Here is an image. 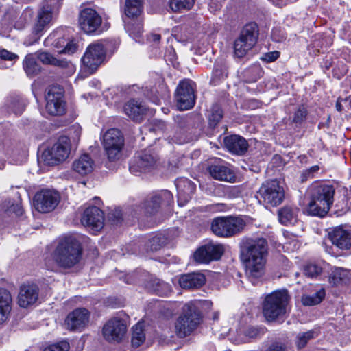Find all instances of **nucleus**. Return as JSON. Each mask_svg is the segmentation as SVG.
I'll list each match as a JSON object with an SVG mask.
<instances>
[{"label": "nucleus", "mask_w": 351, "mask_h": 351, "mask_svg": "<svg viewBox=\"0 0 351 351\" xmlns=\"http://www.w3.org/2000/svg\"><path fill=\"white\" fill-rule=\"evenodd\" d=\"M268 245L265 239H246L241 244V259L245 274L254 283L265 272Z\"/></svg>", "instance_id": "nucleus-1"}, {"label": "nucleus", "mask_w": 351, "mask_h": 351, "mask_svg": "<svg viewBox=\"0 0 351 351\" xmlns=\"http://www.w3.org/2000/svg\"><path fill=\"white\" fill-rule=\"evenodd\" d=\"M81 255L80 244L73 237L62 239L53 253L56 264L64 269L71 268L77 264L81 259Z\"/></svg>", "instance_id": "nucleus-2"}, {"label": "nucleus", "mask_w": 351, "mask_h": 351, "mask_svg": "<svg viewBox=\"0 0 351 351\" xmlns=\"http://www.w3.org/2000/svg\"><path fill=\"white\" fill-rule=\"evenodd\" d=\"M334 195L335 189L332 185L320 184L313 186L306 213L312 216H325L333 204Z\"/></svg>", "instance_id": "nucleus-3"}, {"label": "nucleus", "mask_w": 351, "mask_h": 351, "mask_svg": "<svg viewBox=\"0 0 351 351\" xmlns=\"http://www.w3.org/2000/svg\"><path fill=\"white\" fill-rule=\"evenodd\" d=\"M289 299L288 291L285 289L267 295L263 304V313L266 319L271 322L285 314Z\"/></svg>", "instance_id": "nucleus-4"}, {"label": "nucleus", "mask_w": 351, "mask_h": 351, "mask_svg": "<svg viewBox=\"0 0 351 351\" xmlns=\"http://www.w3.org/2000/svg\"><path fill=\"white\" fill-rule=\"evenodd\" d=\"M245 226V221L241 217H219L213 220L211 230L217 236L230 237L241 232Z\"/></svg>", "instance_id": "nucleus-5"}, {"label": "nucleus", "mask_w": 351, "mask_h": 351, "mask_svg": "<svg viewBox=\"0 0 351 351\" xmlns=\"http://www.w3.org/2000/svg\"><path fill=\"white\" fill-rule=\"evenodd\" d=\"M201 321L202 316L197 308L193 304H186L176 324L178 336L181 338L186 337L197 327Z\"/></svg>", "instance_id": "nucleus-6"}, {"label": "nucleus", "mask_w": 351, "mask_h": 351, "mask_svg": "<svg viewBox=\"0 0 351 351\" xmlns=\"http://www.w3.org/2000/svg\"><path fill=\"white\" fill-rule=\"evenodd\" d=\"M258 37V26L254 23L247 24L234 43V53L237 58L244 57L255 45Z\"/></svg>", "instance_id": "nucleus-7"}, {"label": "nucleus", "mask_w": 351, "mask_h": 351, "mask_svg": "<svg viewBox=\"0 0 351 351\" xmlns=\"http://www.w3.org/2000/svg\"><path fill=\"white\" fill-rule=\"evenodd\" d=\"M62 0H45L38 11L36 20L32 28V32L38 38L41 33L50 24L53 16L61 5Z\"/></svg>", "instance_id": "nucleus-8"}, {"label": "nucleus", "mask_w": 351, "mask_h": 351, "mask_svg": "<svg viewBox=\"0 0 351 351\" xmlns=\"http://www.w3.org/2000/svg\"><path fill=\"white\" fill-rule=\"evenodd\" d=\"M256 198L266 207L276 206L284 199V190L277 180L267 181L262 184L257 192Z\"/></svg>", "instance_id": "nucleus-9"}, {"label": "nucleus", "mask_w": 351, "mask_h": 351, "mask_svg": "<svg viewBox=\"0 0 351 351\" xmlns=\"http://www.w3.org/2000/svg\"><path fill=\"white\" fill-rule=\"evenodd\" d=\"M106 53V48L102 42L90 44L82 58L84 70L90 74L97 70L105 60Z\"/></svg>", "instance_id": "nucleus-10"}, {"label": "nucleus", "mask_w": 351, "mask_h": 351, "mask_svg": "<svg viewBox=\"0 0 351 351\" xmlns=\"http://www.w3.org/2000/svg\"><path fill=\"white\" fill-rule=\"evenodd\" d=\"M71 141L69 137L60 136L51 148L44 151L42 157L50 165L64 161L71 152Z\"/></svg>", "instance_id": "nucleus-11"}, {"label": "nucleus", "mask_w": 351, "mask_h": 351, "mask_svg": "<svg viewBox=\"0 0 351 351\" xmlns=\"http://www.w3.org/2000/svg\"><path fill=\"white\" fill-rule=\"evenodd\" d=\"M175 99L177 108L180 110L192 108L196 100L195 83L191 80H183L178 85Z\"/></svg>", "instance_id": "nucleus-12"}, {"label": "nucleus", "mask_w": 351, "mask_h": 351, "mask_svg": "<svg viewBox=\"0 0 351 351\" xmlns=\"http://www.w3.org/2000/svg\"><path fill=\"white\" fill-rule=\"evenodd\" d=\"M47 112L53 116H61L66 112L64 90L60 86H53L47 89L45 95Z\"/></svg>", "instance_id": "nucleus-13"}, {"label": "nucleus", "mask_w": 351, "mask_h": 351, "mask_svg": "<svg viewBox=\"0 0 351 351\" xmlns=\"http://www.w3.org/2000/svg\"><path fill=\"white\" fill-rule=\"evenodd\" d=\"M103 144L110 160L119 158L124 145V138L121 132L115 128L108 130L104 135Z\"/></svg>", "instance_id": "nucleus-14"}, {"label": "nucleus", "mask_w": 351, "mask_h": 351, "mask_svg": "<svg viewBox=\"0 0 351 351\" xmlns=\"http://www.w3.org/2000/svg\"><path fill=\"white\" fill-rule=\"evenodd\" d=\"M57 192L45 189L37 193L34 198V206L40 213H49L53 210L59 202Z\"/></svg>", "instance_id": "nucleus-15"}, {"label": "nucleus", "mask_w": 351, "mask_h": 351, "mask_svg": "<svg viewBox=\"0 0 351 351\" xmlns=\"http://www.w3.org/2000/svg\"><path fill=\"white\" fill-rule=\"evenodd\" d=\"M46 47H53L59 53L73 54L77 48L73 41H68L64 38L62 30H57L50 34L44 41Z\"/></svg>", "instance_id": "nucleus-16"}, {"label": "nucleus", "mask_w": 351, "mask_h": 351, "mask_svg": "<svg viewBox=\"0 0 351 351\" xmlns=\"http://www.w3.org/2000/svg\"><path fill=\"white\" fill-rule=\"evenodd\" d=\"M102 332L104 339L108 342L119 343L126 332V325L120 318L114 317L104 326Z\"/></svg>", "instance_id": "nucleus-17"}, {"label": "nucleus", "mask_w": 351, "mask_h": 351, "mask_svg": "<svg viewBox=\"0 0 351 351\" xmlns=\"http://www.w3.org/2000/svg\"><path fill=\"white\" fill-rule=\"evenodd\" d=\"M224 248L221 244L209 243L198 248L194 253V259L199 263H208L220 259Z\"/></svg>", "instance_id": "nucleus-18"}, {"label": "nucleus", "mask_w": 351, "mask_h": 351, "mask_svg": "<svg viewBox=\"0 0 351 351\" xmlns=\"http://www.w3.org/2000/svg\"><path fill=\"white\" fill-rule=\"evenodd\" d=\"M157 161V156L150 149L145 150L135 159L130 166L131 173L136 175L152 169Z\"/></svg>", "instance_id": "nucleus-19"}, {"label": "nucleus", "mask_w": 351, "mask_h": 351, "mask_svg": "<svg viewBox=\"0 0 351 351\" xmlns=\"http://www.w3.org/2000/svg\"><path fill=\"white\" fill-rule=\"evenodd\" d=\"M79 23L85 33L90 34L97 30L101 23V18L95 10L85 8L80 13Z\"/></svg>", "instance_id": "nucleus-20"}, {"label": "nucleus", "mask_w": 351, "mask_h": 351, "mask_svg": "<svg viewBox=\"0 0 351 351\" xmlns=\"http://www.w3.org/2000/svg\"><path fill=\"white\" fill-rule=\"evenodd\" d=\"M82 223L98 232L104 227V217L103 212L97 206L87 208L82 215Z\"/></svg>", "instance_id": "nucleus-21"}, {"label": "nucleus", "mask_w": 351, "mask_h": 351, "mask_svg": "<svg viewBox=\"0 0 351 351\" xmlns=\"http://www.w3.org/2000/svg\"><path fill=\"white\" fill-rule=\"evenodd\" d=\"M39 289L34 283L23 284L18 295V304L21 307L27 308L33 305L38 300Z\"/></svg>", "instance_id": "nucleus-22"}, {"label": "nucleus", "mask_w": 351, "mask_h": 351, "mask_svg": "<svg viewBox=\"0 0 351 351\" xmlns=\"http://www.w3.org/2000/svg\"><path fill=\"white\" fill-rule=\"evenodd\" d=\"M90 313L86 308H77L69 313L65 320L67 328L71 330L84 328L89 322Z\"/></svg>", "instance_id": "nucleus-23"}, {"label": "nucleus", "mask_w": 351, "mask_h": 351, "mask_svg": "<svg viewBox=\"0 0 351 351\" xmlns=\"http://www.w3.org/2000/svg\"><path fill=\"white\" fill-rule=\"evenodd\" d=\"M208 172L211 177L215 180L233 182L235 180V174L230 166L222 161H215L208 167Z\"/></svg>", "instance_id": "nucleus-24"}, {"label": "nucleus", "mask_w": 351, "mask_h": 351, "mask_svg": "<svg viewBox=\"0 0 351 351\" xmlns=\"http://www.w3.org/2000/svg\"><path fill=\"white\" fill-rule=\"evenodd\" d=\"M173 200V195L169 191L164 190L156 193L145 204V212L153 214L162 204H169Z\"/></svg>", "instance_id": "nucleus-25"}, {"label": "nucleus", "mask_w": 351, "mask_h": 351, "mask_svg": "<svg viewBox=\"0 0 351 351\" xmlns=\"http://www.w3.org/2000/svg\"><path fill=\"white\" fill-rule=\"evenodd\" d=\"M329 239L337 248L345 250L351 247V233L341 227H337L328 234Z\"/></svg>", "instance_id": "nucleus-26"}, {"label": "nucleus", "mask_w": 351, "mask_h": 351, "mask_svg": "<svg viewBox=\"0 0 351 351\" xmlns=\"http://www.w3.org/2000/svg\"><path fill=\"white\" fill-rule=\"evenodd\" d=\"M176 184L178 189V202L182 206L191 199L196 186L188 179L179 180Z\"/></svg>", "instance_id": "nucleus-27"}, {"label": "nucleus", "mask_w": 351, "mask_h": 351, "mask_svg": "<svg viewBox=\"0 0 351 351\" xmlns=\"http://www.w3.org/2000/svg\"><path fill=\"white\" fill-rule=\"evenodd\" d=\"M125 114L134 121L140 122L147 110L146 106L141 102L131 99L128 101L123 108Z\"/></svg>", "instance_id": "nucleus-28"}, {"label": "nucleus", "mask_w": 351, "mask_h": 351, "mask_svg": "<svg viewBox=\"0 0 351 351\" xmlns=\"http://www.w3.org/2000/svg\"><path fill=\"white\" fill-rule=\"evenodd\" d=\"M178 282L183 289H197L205 284L206 277L200 272L189 273L181 276Z\"/></svg>", "instance_id": "nucleus-29"}, {"label": "nucleus", "mask_w": 351, "mask_h": 351, "mask_svg": "<svg viewBox=\"0 0 351 351\" xmlns=\"http://www.w3.org/2000/svg\"><path fill=\"white\" fill-rule=\"evenodd\" d=\"M224 144L229 152L237 155L245 154L248 148L247 141L238 135H231L225 137Z\"/></svg>", "instance_id": "nucleus-30"}, {"label": "nucleus", "mask_w": 351, "mask_h": 351, "mask_svg": "<svg viewBox=\"0 0 351 351\" xmlns=\"http://www.w3.org/2000/svg\"><path fill=\"white\" fill-rule=\"evenodd\" d=\"M37 58L45 64H50L68 70L69 73L73 72L75 67L70 61L65 59L58 60L47 51H40L37 54Z\"/></svg>", "instance_id": "nucleus-31"}, {"label": "nucleus", "mask_w": 351, "mask_h": 351, "mask_svg": "<svg viewBox=\"0 0 351 351\" xmlns=\"http://www.w3.org/2000/svg\"><path fill=\"white\" fill-rule=\"evenodd\" d=\"M95 163L89 154L81 155L73 163V170L82 176L91 173L94 169Z\"/></svg>", "instance_id": "nucleus-32"}, {"label": "nucleus", "mask_w": 351, "mask_h": 351, "mask_svg": "<svg viewBox=\"0 0 351 351\" xmlns=\"http://www.w3.org/2000/svg\"><path fill=\"white\" fill-rule=\"evenodd\" d=\"M330 282L334 285L348 283L351 280V270L343 267H334L329 276Z\"/></svg>", "instance_id": "nucleus-33"}, {"label": "nucleus", "mask_w": 351, "mask_h": 351, "mask_svg": "<svg viewBox=\"0 0 351 351\" xmlns=\"http://www.w3.org/2000/svg\"><path fill=\"white\" fill-rule=\"evenodd\" d=\"M298 209L296 207L285 206L278 210V219L280 223L287 226L294 224L298 220Z\"/></svg>", "instance_id": "nucleus-34"}, {"label": "nucleus", "mask_w": 351, "mask_h": 351, "mask_svg": "<svg viewBox=\"0 0 351 351\" xmlns=\"http://www.w3.org/2000/svg\"><path fill=\"white\" fill-rule=\"evenodd\" d=\"M6 106L15 114H21L25 107V101L19 96H10L5 101Z\"/></svg>", "instance_id": "nucleus-35"}, {"label": "nucleus", "mask_w": 351, "mask_h": 351, "mask_svg": "<svg viewBox=\"0 0 351 351\" xmlns=\"http://www.w3.org/2000/svg\"><path fill=\"white\" fill-rule=\"evenodd\" d=\"M23 67L27 75L30 77L37 75L40 71L41 69L32 54H29L25 56L23 61Z\"/></svg>", "instance_id": "nucleus-36"}, {"label": "nucleus", "mask_w": 351, "mask_h": 351, "mask_svg": "<svg viewBox=\"0 0 351 351\" xmlns=\"http://www.w3.org/2000/svg\"><path fill=\"white\" fill-rule=\"evenodd\" d=\"M142 12V0H126L125 14L128 17L138 16Z\"/></svg>", "instance_id": "nucleus-37"}, {"label": "nucleus", "mask_w": 351, "mask_h": 351, "mask_svg": "<svg viewBox=\"0 0 351 351\" xmlns=\"http://www.w3.org/2000/svg\"><path fill=\"white\" fill-rule=\"evenodd\" d=\"M325 297V291L321 289L311 295H304L302 297V302L305 306H313L319 304Z\"/></svg>", "instance_id": "nucleus-38"}, {"label": "nucleus", "mask_w": 351, "mask_h": 351, "mask_svg": "<svg viewBox=\"0 0 351 351\" xmlns=\"http://www.w3.org/2000/svg\"><path fill=\"white\" fill-rule=\"evenodd\" d=\"M145 339L143 325L138 322L132 328V345L134 348H138L144 342Z\"/></svg>", "instance_id": "nucleus-39"}, {"label": "nucleus", "mask_w": 351, "mask_h": 351, "mask_svg": "<svg viewBox=\"0 0 351 351\" xmlns=\"http://www.w3.org/2000/svg\"><path fill=\"white\" fill-rule=\"evenodd\" d=\"M195 0H169V7L173 12H182L190 10L194 5Z\"/></svg>", "instance_id": "nucleus-40"}, {"label": "nucleus", "mask_w": 351, "mask_h": 351, "mask_svg": "<svg viewBox=\"0 0 351 351\" xmlns=\"http://www.w3.org/2000/svg\"><path fill=\"white\" fill-rule=\"evenodd\" d=\"M153 291L158 295L166 296L171 291V286L160 279H154L152 283Z\"/></svg>", "instance_id": "nucleus-41"}, {"label": "nucleus", "mask_w": 351, "mask_h": 351, "mask_svg": "<svg viewBox=\"0 0 351 351\" xmlns=\"http://www.w3.org/2000/svg\"><path fill=\"white\" fill-rule=\"evenodd\" d=\"M317 336L314 330H308L307 332H300L296 337V346L298 348H302L306 346L307 343Z\"/></svg>", "instance_id": "nucleus-42"}, {"label": "nucleus", "mask_w": 351, "mask_h": 351, "mask_svg": "<svg viewBox=\"0 0 351 351\" xmlns=\"http://www.w3.org/2000/svg\"><path fill=\"white\" fill-rule=\"evenodd\" d=\"M262 69L258 65H254L245 71V80L247 83L255 82L262 76Z\"/></svg>", "instance_id": "nucleus-43"}, {"label": "nucleus", "mask_w": 351, "mask_h": 351, "mask_svg": "<svg viewBox=\"0 0 351 351\" xmlns=\"http://www.w3.org/2000/svg\"><path fill=\"white\" fill-rule=\"evenodd\" d=\"M324 263H309L304 267V274L310 278H317L323 271Z\"/></svg>", "instance_id": "nucleus-44"}, {"label": "nucleus", "mask_w": 351, "mask_h": 351, "mask_svg": "<svg viewBox=\"0 0 351 351\" xmlns=\"http://www.w3.org/2000/svg\"><path fill=\"white\" fill-rule=\"evenodd\" d=\"M223 117V111L221 107L215 104L211 108L210 114L209 116V123L210 126L215 128Z\"/></svg>", "instance_id": "nucleus-45"}, {"label": "nucleus", "mask_w": 351, "mask_h": 351, "mask_svg": "<svg viewBox=\"0 0 351 351\" xmlns=\"http://www.w3.org/2000/svg\"><path fill=\"white\" fill-rule=\"evenodd\" d=\"M227 77V72L225 68L222 66H215L213 71L212 79L210 83L217 85L219 82Z\"/></svg>", "instance_id": "nucleus-46"}, {"label": "nucleus", "mask_w": 351, "mask_h": 351, "mask_svg": "<svg viewBox=\"0 0 351 351\" xmlns=\"http://www.w3.org/2000/svg\"><path fill=\"white\" fill-rule=\"evenodd\" d=\"M165 243V239L161 234H157L151 238L147 243V247L151 251H157Z\"/></svg>", "instance_id": "nucleus-47"}, {"label": "nucleus", "mask_w": 351, "mask_h": 351, "mask_svg": "<svg viewBox=\"0 0 351 351\" xmlns=\"http://www.w3.org/2000/svg\"><path fill=\"white\" fill-rule=\"evenodd\" d=\"M69 343L64 340L47 346L43 351H69Z\"/></svg>", "instance_id": "nucleus-48"}, {"label": "nucleus", "mask_w": 351, "mask_h": 351, "mask_svg": "<svg viewBox=\"0 0 351 351\" xmlns=\"http://www.w3.org/2000/svg\"><path fill=\"white\" fill-rule=\"evenodd\" d=\"M12 301L10 292L5 289H0V306L12 308Z\"/></svg>", "instance_id": "nucleus-49"}, {"label": "nucleus", "mask_w": 351, "mask_h": 351, "mask_svg": "<svg viewBox=\"0 0 351 351\" xmlns=\"http://www.w3.org/2000/svg\"><path fill=\"white\" fill-rule=\"evenodd\" d=\"M150 132H155L156 134L163 132L166 128V124L164 121L160 120H155L152 124L145 127Z\"/></svg>", "instance_id": "nucleus-50"}, {"label": "nucleus", "mask_w": 351, "mask_h": 351, "mask_svg": "<svg viewBox=\"0 0 351 351\" xmlns=\"http://www.w3.org/2000/svg\"><path fill=\"white\" fill-rule=\"evenodd\" d=\"M307 114L306 110L304 106H300L294 114L293 121L296 123L302 122Z\"/></svg>", "instance_id": "nucleus-51"}, {"label": "nucleus", "mask_w": 351, "mask_h": 351, "mask_svg": "<svg viewBox=\"0 0 351 351\" xmlns=\"http://www.w3.org/2000/svg\"><path fill=\"white\" fill-rule=\"evenodd\" d=\"M0 58L4 60L15 61L19 58V56L3 49L0 50Z\"/></svg>", "instance_id": "nucleus-52"}, {"label": "nucleus", "mask_w": 351, "mask_h": 351, "mask_svg": "<svg viewBox=\"0 0 351 351\" xmlns=\"http://www.w3.org/2000/svg\"><path fill=\"white\" fill-rule=\"evenodd\" d=\"M279 55L280 53L278 51H274L263 54L261 59L266 62H271L277 60Z\"/></svg>", "instance_id": "nucleus-53"}, {"label": "nucleus", "mask_w": 351, "mask_h": 351, "mask_svg": "<svg viewBox=\"0 0 351 351\" xmlns=\"http://www.w3.org/2000/svg\"><path fill=\"white\" fill-rule=\"evenodd\" d=\"M10 311L11 308H9L8 307L4 308L3 306H0V324H3L8 319Z\"/></svg>", "instance_id": "nucleus-54"}, {"label": "nucleus", "mask_w": 351, "mask_h": 351, "mask_svg": "<svg viewBox=\"0 0 351 351\" xmlns=\"http://www.w3.org/2000/svg\"><path fill=\"white\" fill-rule=\"evenodd\" d=\"M223 0H211L209 3V10L212 12H215L222 7Z\"/></svg>", "instance_id": "nucleus-55"}, {"label": "nucleus", "mask_w": 351, "mask_h": 351, "mask_svg": "<svg viewBox=\"0 0 351 351\" xmlns=\"http://www.w3.org/2000/svg\"><path fill=\"white\" fill-rule=\"evenodd\" d=\"M286 348L282 344L279 343H272L267 351H285Z\"/></svg>", "instance_id": "nucleus-56"}, {"label": "nucleus", "mask_w": 351, "mask_h": 351, "mask_svg": "<svg viewBox=\"0 0 351 351\" xmlns=\"http://www.w3.org/2000/svg\"><path fill=\"white\" fill-rule=\"evenodd\" d=\"M167 93V88L166 87L165 85L162 84L161 86V90L160 93L158 92V96L157 97L156 100H154V102L156 104H159L160 98L165 97Z\"/></svg>", "instance_id": "nucleus-57"}, {"label": "nucleus", "mask_w": 351, "mask_h": 351, "mask_svg": "<svg viewBox=\"0 0 351 351\" xmlns=\"http://www.w3.org/2000/svg\"><path fill=\"white\" fill-rule=\"evenodd\" d=\"M258 331L255 328H249L246 330V335L250 338L256 337L258 335Z\"/></svg>", "instance_id": "nucleus-58"}, {"label": "nucleus", "mask_w": 351, "mask_h": 351, "mask_svg": "<svg viewBox=\"0 0 351 351\" xmlns=\"http://www.w3.org/2000/svg\"><path fill=\"white\" fill-rule=\"evenodd\" d=\"M344 103V98H341V97H339L337 100V102H336V109L337 111L339 112H341L342 110H344V106H343V104Z\"/></svg>", "instance_id": "nucleus-59"}, {"label": "nucleus", "mask_w": 351, "mask_h": 351, "mask_svg": "<svg viewBox=\"0 0 351 351\" xmlns=\"http://www.w3.org/2000/svg\"><path fill=\"white\" fill-rule=\"evenodd\" d=\"M319 169V167L318 165H314L310 167L308 169H306V173H312V176H314V173L317 172Z\"/></svg>", "instance_id": "nucleus-60"}, {"label": "nucleus", "mask_w": 351, "mask_h": 351, "mask_svg": "<svg viewBox=\"0 0 351 351\" xmlns=\"http://www.w3.org/2000/svg\"><path fill=\"white\" fill-rule=\"evenodd\" d=\"M313 176H312V173H306V170L304 171L301 175V181L302 182H305L307 180L310 179V178H313Z\"/></svg>", "instance_id": "nucleus-61"}, {"label": "nucleus", "mask_w": 351, "mask_h": 351, "mask_svg": "<svg viewBox=\"0 0 351 351\" xmlns=\"http://www.w3.org/2000/svg\"><path fill=\"white\" fill-rule=\"evenodd\" d=\"M125 28L128 29V31L130 32V34H133L134 35L138 36L141 33V27L140 26L138 27V29H137L136 32H132V29L130 27V24H128L126 25Z\"/></svg>", "instance_id": "nucleus-62"}, {"label": "nucleus", "mask_w": 351, "mask_h": 351, "mask_svg": "<svg viewBox=\"0 0 351 351\" xmlns=\"http://www.w3.org/2000/svg\"><path fill=\"white\" fill-rule=\"evenodd\" d=\"M150 39L154 42H158L160 40V35L158 34H153L150 36Z\"/></svg>", "instance_id": "nucleus-63"}, {"label": "nucleus", "mask_w": 351, "mask_h": 351, "mask_svg": "<svg viewBox=\"0 0 351 351\" xmlns=\"http://www.w3.org/2000/svg\"><path fill=\"white\" fill-rule=\"evenodd\" d=\"M344 103H348L349 109L351 110V96L344 98Z\"/></svg>", "instance_id": "nucleus-64"}]
</instances>
